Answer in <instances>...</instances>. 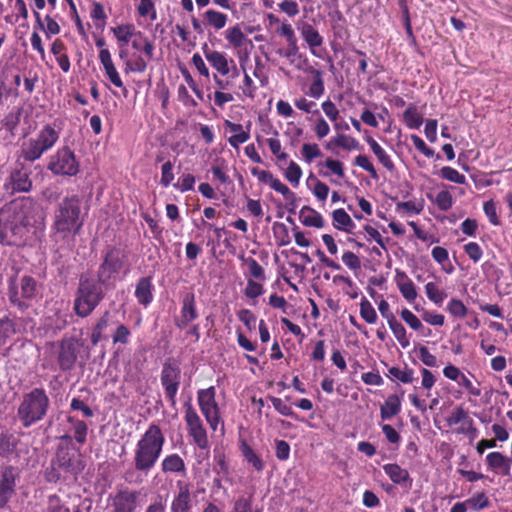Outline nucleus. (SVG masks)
Returning a JSON list of instances; mask_svg holds the SVG:
<instances>
[{"mask_svg":"<svg viewBox=\"0 0 512 512\" xmlns=\"http://www.w3.org/2000/svg\"><path fill=\"white\" fill-rule=\"evenodd\" d=\"M30 205L22 202H10L0 209V240L9 246L24 244L28 226L31 222L27 216Z\"/></svg>","mask_w":512,"mask_h":512,"instance_id":"nucleus-1","label":"nucleus"},{"mask_svg":"<svg viewBox=\"0 0 512 512\" xmlns=\"http://www.w3.org/2000/svg\"><path fill=\"white\" fill-rule=\"evenodd\" d=\"M165 443L161 428L151 424L137 441L133 453V465L136 470L147 476L155 467Z\"/></svg>","mask_w":512,"mask_h":512,"instance_id":"nucleus-2","label":"nucleus"},{"mask_svg":"<svg viewBox=\"0 0 512 512\" xmlns=\"http://www.w3.org/2000/svg\"><path fill=\"white\" fill-rule=\"evenodd\" d=\"M83 226L81 200L77 195L66 196L58 204L53 218V229L62 239L75 236Z\"/></svg>","mask_w":512,"mask_h":512,"instance_id":"nucleus-3","label":"nucleus"},{"mask_svg":"<svg viewBox=\"0 0 512 512\" xmlns=\"http://www.w3.org/2000/svg\"><path fill=\"white\" fill-rule=\"evenodd\" d=\"M49 406L50 400L43 388H34L24 394L17 410L23 427L28 428L41 421L47 414Z\"/></svg>","mask_w":512,"mask_h":512,"instance_id":"nucleus-4","label":"nucleus"},{"mask_svg":"<svg viewBox=\"0 0 512 512\" xmlns=\"http://www.w3.org/2000/svg\"><path fill=\"white\" fill-rule=\"evenodd\" d=\"M60 134L54 127L44 125L34 137H30L21 144L20 157L27 162H34L44 153L51 150L59 140Z\"/></svg>","mask_w":512,"mask_h":512,"instance_id":"nucleus-5","label":"nucleus"},{"mask_svg":"<svg viewBox=\"0 0 512 512\" xmlns=\"http://www.w3.org/2000/svg\"><path fill=\"white\" fill-rule=\"evenodd\" d=\"M99 281L81 277L74 300V311L79 317L89 316L104 298Z\"/></svg>","mask_w":512,"mask_h":512,"instance_id":"nucleus-6","label":"nucleus"},{"mask_svg":"<svg viewBox=\"0 0 512 512\" xmlns=\"http://www.w3.org/2000/svg\"><path fill=\"white\" fill-rule=\"evenodd\" d=\"M39 296L40 289L33 277L24 275L19 279V283L16 278L9 279V299L20 310L27 309L31 302L37 300Z\"/></svg>","mask_w":512,"mask_h":512,"instance_id":"nucleus-7","label":"nucleus"},{"mask_svg":"<svg viewBox=\"0 0 512 512\" xmlns=\"http://www.w3.org/2000/svg\"><path fill=\"white\" fill-rule=\"evenodd\" d=\"M126 258L125 253L120 249L109 250L97 272L99 283L109 285L110 281L125 268Z\"/></svg>","mask_w":512,"mask_h":512,"instance_id":"nucleus-8","label":"nucleus"},{"mask_svg":"<svg viewBox=\"0 0 512 512\" xmlns=\"http://www.w3.org/2000/svg\"><path fill=\"white\" fill-rule=\"evenodd\" d=\"M197 401L201 413L213 431H216L220 423V412L216 402V390L214 386L200 389L197 392Z\"/></svg>","mask_w":512,"mask_h":512,"instance_id":"nucleus-9","label":"nucleus"},{"mask_svg":"<svg viewBox=\"0 0 512 512\" xmlns=\"http://www.w3.org/2000/svg\"><path fill=\"white\" fill-rule=\"evenodd\" d=\"M47 168L56 175L74 176L79 172V163L74 153L63 147L50 157Z\"/></svg>","mask_w":512,"mask_h":512,"instance_id":"nucleus-10","label":"nucleus"},{"mask_svg":"<svg viewBox=\"0 0 512 512\" xmlns=\"http://www.w3.org/2000/svg\"><path fill=\"white\" fill-rule=\"evenodd\" d=\"M160 381L171 407H175L176 395L181 382V370L178 364L171 361L165 362L162 367Z\"/></svg>","mask_w":512,"mask_h":512,"instance_id":"nucleus-11","label":"nucleus"},{"mask_svg":"<svg viewBox=\"0 0 512 512\" xmlns=\"http://www.w3.org/2000/svg\"><path fill=\"white\" fill-rule=\"evenodd\" d=\"M446 424L449 428H453L452 432L458 435L468 436L470 439L477 437L478 430L474 425L473 419L469 416L468 411L463 407H455L446 418Z\"/></svg>","mask_w":512,"mask_h":512,"instance_id":"nucleus-12","label":"nucleus"},{"mask_svg":"<svg viewBox=\"0 0 512 512\" xmlns=\"http://www.w3.org/2000/svg\"><path fill=\"white\" fill-rule=\"evenodd\" d=\"M140 492L128 488L120 489L108 498L112 512H138Z\"/></svg>","mask_w":512,"mask_h":512,"instance_id":"nucleus-13","label":"nucleus"},{"mask_svg":"<svg viewBox=\"0 0 512 512\" xmlns=\"http://www.w3.org/2000/svg\"><path fill=\"white\" fill-rule=\"evenodd\" d=\"M185 408V422L188 427L189 435L193 438L194 443L200 449L208 447V438L206 430L203 426L202 420L194 409L190 401L184 404Z\"/></svg>","mask_w":512,"mask_h":512,"instance_id":"nucleus-14","label":"nucleus"},{"mask_svg":"<svg viewBox=\"0 0 512 512\" xmlns=\"http://www.w3.org/2000/svg\"><path fill=\"white\" fill-rule=\"evenodd\" d=\"M82 343L75 338H64L58 344L57 361L62 371L74 368Z\"/></svg>","mask_w":512,"mask_h":512,"instance_id":"nucleus-15","label":"nucleus"},{"mask_svg":"<svg viewBox=\"0 0 512 512\" xmlns=\"http://www.w3.org/2000/svg\"><path fill=\"white\" fill-rule=\"evenodd\" d=\"M193 508V497L191 493V484L178 480L176 482V491L171 501V512H191Z\"/></svg>","mask_w":512,"mask_h":512,"instance_id":"nucleus-16","label":"nucleus"},{"mask_svg":"<svg viewBox=\"0 0 512 512\" xmlns=\"http://www.w3.org/2000/svg\"><path fill=\"white\" fill-rule=\"evenodd\" d=\"M105 44V39L102 37L96 40V46L101 48L99 51V60L103 65L105 75L115 87L124 88L120 74L113 63L111 53L108 49L104 48Z\"/></svg>","mask_w":512,"mask_h":512,"instance_id":"nucleus-17","label":"nucleus"},{"mask_svg":"<svg viewBox=\"0 0 512 512\" xmlns=\"http://www.w3.org/2000/svg\"><path fill=\"white\" fill-rule=\"evenodd\" d=\"M53 469H60L65 473L77 475L84 469V464L80 457L71 453L67 449H60L56 454V460L53 462Z\"/></svg>","mask_w":512,"mask_h":512,"instance_id":"nucleus-18","label":"nucleus"},{"mask_svg":"<svg viewBox=\"0 0 512 512\" xmlns=\"http://www.w3.org/2000/svg\"><path fill=\"white\" fill-rule=\"evenodd\" d=\"M19 473L13 466L3 469L0 474V508H3L15 493Z\"/></svg>","mask_w":512,"mask_h":512,"instance_id":"nucleus-19","label":"nucleus"},{"mask_svg":"<svg viewBox=\"0 0 512 512\" xmlns=\"http://www.w3.org/2000/svg\"><path fill=\"white\" fill-rule=\"evenodd\" d=\"M6 190L14 192H29L32 188V181L29 173L22 164H18L10 173L8 182L5 183Z\"/></svg>","mask_w":512,"mask_h":512,"instance_id":"nucleus-20","label":"nucleus"},{"mask_svg":"<svg viewBox=\"0 0 512 512\" xmlns=\"http://www.w3.org/2000/svg\"><path fill=\"white\" fill-rule=\"evenodd\" d=\"M198 312L196 309L195 295L192 292L186 293L182 300L180 317L175 320V325L179 329L186 328L191 322L196 320Z\"/></svg>","mask_w":512,"mask_h":512,"instance_id":"nucleus-21","label":"nucleus"},{"mask_svg":"<svg viewBox=\"0 0 512 512\" xmlns=\"http://www.w3.org/2000/svg\"><path fill=\"white\" fill-rule=\"evenodd\" d=\"M297 29L306 44L309 46L311 53L315 56H318L315 48L320 47L323 44V37L319 34L317 29L305 21H298Z\"/></svg>","mask_w":512,"mask_h":512,"instance_id":"nucleus-22","label":"nucleus"},{"mask_svg":"<svg viewBox=\"0 0 512 512\" xmlns=\"http://www.w3.org/2000/svg\"><path fill=\"white\" fill-rule=\"evenodd\" d=\"M204 56L209 64L219 74L225 76L230 73V64H233V59H229L225 53L216 50L205 49Z\"/></svg>","mask_w":512,"mask_h":512,"instance_id":"nucleus-23","label":"nucleus"},{"mask_svg":"<svg viewBox=\"0 0 512 512\" xmlns=\"http://www.w3.org/2000/svg\"><path fill=\"white\" fill-rule=\"evenodd\" d=\"M224 125L232 133L228 138V143L233 148H238L241 144L249 140L251 123H248L246 129H244L241 124L234 123L230 120H225Z\"/></svg>","mask_w":512,"mask_h":512,"instance_id":"nucleus-24","label":"nucleus"},{"mask_svg":"<svg viewBox=\"0 0 512 512\" xmlns=\"http://www.w3.org/2000/svg\"><path fill=\"white\" fill-rule=\"evenodd\" d=\"M488 468L495 473L508 476L511 469V460L500 452H490L486 456Z\"/></svg>","mask_w":512,"mask_h":512,"instance_id":"nucleus-25","label":"nucleus"},{"mask_svg":"<svg viewBox=\"0 0 512 512\" xmlns=\"http://www.w3.org/2000/svg\"><path fill=\"white\" fill-rule=\"evenodd\" d=\"M402 396L397 394L389 395L385 402L380 406V416L382 420H389L401 412Z\"/></svg>","mask_w":512,"mask_h":512,"instance_id":"nucleus-26","label":"nucleus"},{"mask_svg":"<svg viewBox=\"0 0 512 512\" xmlns=\"http://www.w3.org/2000/svg\"><path fill=\"white\" fill-rule=\"evenodd\" d=\"M153 284L150 277H142L138 280L135 289V297L143 306H148L153 300Z\"/></svg>","mask_w":512,"mask_h":512,"instance_id":"nucleus-27","label":"nucleus"},{"mask_svg":"<svg viewBox=\"0 0 512 512\" xmlns=\"http://www.w3.org/2000/svg\"><path fill=\"white\" fill-rule=\"evenodd\" d=\"M161 470L164 473L184 474L186 472V465L177 453H172L162 459Z\"/></svg>","mask_w":512,"mask_h":512,"instance_id":"nucleus-28","label":"nucleus"},{"mask_svg":"<svg viewBox=\"0 0 512 512\" xmlns=\"http://www.w3.org/2000/svg\"><path fill=\"white\" fill-rule=\"evenodd\" d=\"M133 49L143 52L147 60H152L154 57L155 45L146 37L141 31H137L135 36L131 39Z\"/></svg>","mask_w":512,"mask_h":512,"instance_id":"nucleus-29","label":"nucleus"},{"mask_svg":"<svg viewBox=\"0 0 512 512\" xmlns=\"http://www.w3.org/2000/svg\"><path fill=\"white\" fill-rule=\"evenodd\" d=\"M301 223L307 227L323 228L324 219L322 215L309 206H303L299 212Z\"/></svg>","mask_w":512,"mask_h":512,"instance_id":"nucleus-30","label":"nucleus"},{"mask_svg":"<svg viewBox=\"0 0 512 512\" xmlns=\"http://www.w3.org/2000/svg\"><path fill=\"white\" fill-rule=\"evenodd\" d=\"M332 224L335 229L347 233L352 232V230L355 228V223L353 222L352 218L342 208L336 209L332 212Z\"/></svg>","mask_w":512,"mask_h":512,"instance_id":"nucleus-31","label":"nucleus"},{"mask_svg":"<svg viewBox=\"0 0 512 512\" xmlns=\"http://www.w3.org/2000/svg\"><path fill=\"white\" fill-rule=\"evenodd\" d=\"M397 286L401 295L408 302L411 303L417 298L418 293L416 291L415 285L404 272H397Z\"/></svg>","mask_w":512,"mask_h":512,"instance_id":"nucleus-32","label":"nucleus"},{"mask_svg":"<svg viewBox=\"0 0 512 512\" xmlns=\"http://www.w3.org/2000/svg\"><path fill=\"white\" fill-rule=\"evenodd\" d=\"M366 142L370 146L372 152L377 157L378 161L388 170L393 171L395 169V165L390 157V155L382 148L378 142L373 139L371 136L366 137Z\"/></svg>","mask_w":512,"mask_h":512,"instance_id":"nucleus-33","label":"nucleus"},{"mask_svg":"<svg viewBox=\"0 0 512 512\" xmlns=\"http://www.w3.org/2000/svg\"><path fill=\"white\" fill-rule=\"evenodd\" d=\"M240 451L245 461L251 465L256 471L261 472L264 467V461L261 457L255 452V450L248 445L246 442H242L240 445Z\"/></svg>","mask_w":512,"mask_h":512,"instance_id":"nucleus-34","label":"nucleus"},{"mask_svg":"<svg viewBox=\"0 0 512 512\" xmlns=\"http://www.w3.org/2000/svg\"><path fill=\"white\" fill-rule=\"evenodd\" d=\"M383 470L395 484H403L410 480L409 472L398 464L389 463L383 466Z\"/></svg>","mask_w":512,"mask_h":512,"instance_id":"nucleus-35","label":"nucleus"},{"mask_svg":"<svg viewBox=\"0 0 512 512\" xmlns=\"http://www.w3.org/2000/svg\"><path fill=\"white\" fill-rule=\"evenodd\" d=\"M308 72L313 75V82L311 83L307 94L315 99H319L325 92L323 73L322 71L314 68H309Z\"/></svg>","mask_w":512,"mask_h":512,"instance_id":"nucleus-36","label":"nucleus"},{"mask_svg":"<svg viewBox=\"0 0 512 512\" xmlns=\"http://www.w3.org/2000/svg\"><path fill=\"white\" fill-rule=\"evenodd\" d=\"M111 31L118 40V42L122 43L123 45H127L131 41L133 36H135V34L137 33V30L132 24L118 25L116 27L111 28Z\"/></svg>","mask_w":512,"mask_h":512,"instance_id":"nucleus-37","label":"nucleus"},{"mask_svg":"<svg viewBox=\"0 0 512 512\" xmlns=\"http://www.w3.org/2000/svg\"><path fill=\"white\" fill-rule=\"evenodd\" d=\"M403 122L410 129H418L423 123V117L415 105L410 104L403 113Z\"/></svg>","mask_w":512,"mask_h":512,"instance_id":"nucleus-38","label":"nucleus"},{"mask_svg":"<svg viewBox=\"0 0 512 512\" xmlns=\"http://www.w3.org/2000/svg\"><path fill=\"white\" fill-rule=\"evenodd\" d=\"M387 323L400 346L404 349L408 348L410 346V340L407 336L405 327L396 319V317Z\"/></svg>","mask_w":512,"mask_h":512,"instance_id":"nucleus-39","label":"nucleus"},{"mask_svg":"<svg viewBox=\"0 0 512 512\" xmlns=\"http://www.w3.org/2000/svg\"><path fill=\"white\" fill-rule=\"evenodd\" d=\"M425 293L427 298L437 306H441L443 301L447 298V293L435 282L426 283Z\"/></svg>","mask_w":512,"mask_h":512,"instance_id":"nucleus-40","label":"nucleus"},{"mask_svg":"<svg viewBox=\"0 0 512 512\" xmlns=\"http://www.w3.org/2000/svg\"><path fill=\"white\" fill-rule=\"evenodd\" d=\"M225 38L234 48H240L245 44L246 41H248L246 35L242 32L238 25L227 29L225 31Z\"/></svg>","mask_w":512,"mask_h":512,"instance_id":"nucleus-41","label":"nucleus"},{"mask_svg":"<svg viewBox=\"0 0 512 512\" xmlns=\"http://www.w3.org/2000/svg\"><path fill=\"white\" fill-rule=\"evenodd\" d=\"M147 60L145 55H138L134 60L127 59L124 63V72L129 73H143L147 69Z\"/></svg>","mask_w":512,"mask_h":512,"instance_id":"nucleus-42","label":"nucleus"},{"mask_svg":"<svg viewBox=\"0 0 512 512\" xmlns=\"http://www.w3.org/2000/svg\"><path fill=\"white\" fill-rule=\"evenodd\" d=\"M15 333V323L8 316L0 318V347L5 345L8 339H10Z\"/></svg>","mask_w":512,"mask_h":512,"instance_id":"nucleus-43","label":"nucleus"},{"mask_svg":"<svg viewBox=\"0 0 512 512\" xmlns=\"http://www.w3.org/2000/svg\"><path fill=\"white\" fill-rule=\"evenodd\" d=\"M109 312H105L102 317L99 318L96 325L94 326L91 333V343L97 345L103 338V332L108 327Z\"/></svg>","mask_w":512,"mask_h":512,"instance_id":"nucleus-44","label":"nucleus"},{"mask_svg":"<svg viewBox=\"0 0 512 512\" xmlns=\"http://www.w3.org/2000/svg\"><path fill=\"white\" fill-rule=\"evenodd\" d=\"M68 421L72 424L74 439L80 444L85 443L88 429L86 423L73 417H68Z\"/></svg>","mask_w":512,"mask_h":512,"instance_id":"nucleus-45","label":"nucleus"},{"mask_svg":"<svg viewBox=\"0 0 512 512\" xmlns=\"http://www.w3.org/2000/svg\"><path fill=\"white\" fill-rule=\"evenodd\" d=\"M330 143L348 151L356 150L360 146L359 142L355 138L345 134H338L330 141Z\"/></svg>","mask_w":512,"mask_h":512,"instance_id":"nucleus-46","label":"nucleus"},{"mask_svg":"<svg viewBox=\"0 0 512 512\" xmlns=\"http://www.w3.org/2000/svg\"><path fill=\"white\" fill-rule=\"evenodd\" d=\"M240 259L247 265L249 269V274L252 278L264 281L265 280V272L263 267L255 260L254 258L248 257L245 258L244 255L240 257Z\"/></svg>","mask_w":512,"mask_h":512,"instance_id":"nucleus-47","label":"nucleus"},{"mask_svg":"<svg viewBox=\"0 0 512 512\" xmlns=\"http://www.w3.org/2000/svg\"><path fill=\"white\" fill-rule=\"evenodd\" d=\"M284 176L296 188L299 186L302 177V169L296 162L291 161L284 172Z\"/></svg>","mask_w":512,"mask_h":512,"instance_id":"nucleus-48","label":"nucleus"},{"mask_svg":"<svg viewBox=\"0 0 512 512\" xmlns=\"http://www.w3.org/2000/svg\"><path fill=\"white\" fill-rule=\"evenodd\" d=\"M360 315L369 324L376 323L378 318L376 310L365 297L360 302Z\"/></svg>","mask_w":512,"mask_h":512,"instance_id":"nucleus-49","label":"nucleus"},{"mask_svg":"<svg viewBox=\"0 0 512 512\" xmlns=\"http://www.w3.org/2000/svg\"><path fill=\"white\" fill-rule=\"evenodd\" d=\"M205 17L208 23L216 30L224 28L227 22V15L215 10H207L205 12Z\"/></svg>","mask_w":512,"mask_h":512,"instance_id":"nucleus-50","label":"nucleus"},{"mask_svg":"<svg viewBox=\"0 0 512 512\" xmlns=\"http://www.w3.org/2000/svg\"><path fill=\"white\" fill-rule=\"evenodd\" d=\"M270 187L276 192L282 194L284 198L291 204L295 205L296 195L292 192L287 185L282 183L278 178L275 177Z\"/></svg>","mask_w":512,"mask_h":512,"instance_id":"nucleus-51","label":"nucleus"},{"mask_svg":"<svg viewBox=\"0 0 512 512\" xmlns=\"http://www.w3.org/2000/svg\"><path fill=\"white\" fill-rule=\"evenodd\" d=\"M389 375L405 384L414 381L413 370L409 368L401 369L399 367H391L389 369Z\"/></svg>","mask_w":512,"mask_h":512,"instance_id":"nucleus-52","label":"nucleus"},{"mask_svg":"<svg viewBox=\"0 0 512 512\" xmlns=\"http://www.w3.org/2000/svg\"><path fill=\"white\" fill-rule=\"evenodd\" d=\"M440 175L443 179L448 180L453 183H457V184H465L466 183L465 175L459 173L456 169L449 167V166L442 167L440 170Z\"/></svg>","mask_w":512,"mask_h":512,"instance_id":"nucleus-53","label":"nucleus"},{"mask_svg":"<svg viewBox=\"0 0 512 512\" xmlns=\"http://www.w3.org/2000/svg\"><path fill=\"white\" fill-rule=\"evenodd\" d=\"M301 154L303 159L310 164L314 159L322 156V152L316 143H305L302 146Z\"/></svg>","mask_w":512,"mask_h":512,"instance_id":"nucleus-54","label":"nucleus"},{"mask_svg":"<svg viewBox=\"0 0 512 512\" xmlns=\"http://www.w3.org/2000/svg\"><path fill=\"white\" fill-rule=\"evenodd\" d=\"M446 309L452 316L457 318H464L468 312V309L464 303L456 298H452L448 302Z\"/></svg>","mask_w":512,"mask_h":512,"instance_id":"nucleus-55","label":"nucleus"},{"mask_svg":"<svg viewBox=\"0 0 512 512\" xmlns=\"http://www.w3.org/2000/svg\"><path fill=\"white\" fill-rule=\"evenodd\" d=\"M466 503L474 510L480 511L489 506L490 502L485 493L480 492L474 494L472 497L466 500Z\"/></svg>","mask_w":512,"mask_h":512,"instance_id":"nucleus-56","label":"nucleus"},{"mask_svg":"<svg viewBox=\"0 0 512 512\" xmlns=\"http://www.w3.org/2000/svg\"><path fill=\"white\" fill-rule=\"evenodd\" d=\"M266 142L278 162H285L288 159V154L282 150L281 142L277 137L268 138Z\"/></svg>","mask_w":512,"mask_h":512,"instance_id":"nucleus-57","label":"nucleus"},{"mask_svg":"<svg viewBox=\"0 0 512 512\" xmlns=\"http://www.w3.org/2000/svg\"><path fill=\"white\" fill-rule=\"evenodd\" d=\"M434 202L440 210L448 211L453 205V197L449 191L442 190L437 193Z\"/></svg>","mask_w":512,"mask_h":512,"instance_id":"nucleus-58","label":"nucleus"},{"mask_svg":"<svg viewBox=\"0 0 512 512\" xmlns=\"http://www.w3.org/2000/svg\"><path fill=\"white\" fill-rule=\"evenodd\" d=\"M400 316L402 320L413 330L419 331L423 328V324L420 319L414 315L409 309H402Z\"/></svg>","mask_w":512,"mask_h":512,"instance_id":"nucleus-59","label":"nucleus"},{"mask_svg":"<svg viewBox=\"0 0 512 512\" xmlns=\"http://www.w3.org/2000/svg\"><path fill=\"white\" fill-rule=\"evenodd\" d=\"M137 11L141 17L150 16L151 20L156 19V9L152 0H140Z\"/></svg>","mask_w":512,"mask_h":512,"instance_id":"nucleus-60","label":"nucleus"},{"mask_svg":"<svg viewBox=\"0 0 512 512\" xmlns=\"http://www.w3.org/2000/svg\"><path fill=\"white\" fill-rule=\"evenodd\" d=\"M264 293V288L261 283L254 281L253 279L247 280V285L244 290V294L248 298H257Z\"/></svg>","mask_w":512,"mask_h":512,"instance_id":"nucleus-61","label":"nucleus"},{"mask_svg":"<svg viewBox=\"0 0 512 512\" xmlns=\"http://www.w3.org/2000/svg\"><path fill=\"white\" fill-rule=\"evenodd\" d=\"M483 210L485 215L488 217L489 222L494 226H499L501 224L500 219L497 215L496 204L493 200L486 201L483 205Z\"/></svg>","mask_w":512,"mask_h":512,"instance_id":"nucleus-62","label":"nucleus"},{"mask_svg":"<svg viewBox=\"0 0 512 512\" xmlns=\"http://www.w3.org/2000/svg\"><path fill=\"white\" fill-rule=\"evenodd\" d=\"M230 512H261L259 509H252L251 501L245 497H239Z\"/></svg>","mask_w":512,"mask_h":512,"instance_id":"nucleus-63","label":"nucleus"},{"mask_svg":"<svg viewBox=\"0 0 512 512\" xmlns=\"http://www.w3.org/2000/svg\"><path fill=\"white\" fill-rule=\"evenodd\" d=\"M144 512H166V500L157 495L145 508Z\"/></svg>","mask_w":512,"mask_h":512,"instance_id":"nucleus-64","label":"nucleus"}]
</instances>
